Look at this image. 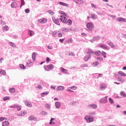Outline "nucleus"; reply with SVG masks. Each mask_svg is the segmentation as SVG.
<instances>
[{"mask_svg": "<svg viewBox=\"0 0 126 126\" xmlns=\"http://www.w3.org/2000/svg\"><path fill=\"white\" fill-rule=\"evenodd\" d=\"M17 109V111H20L21 110V106H19L17 105V107H16Z\"/></svg>", "mask_w": 126, "mask_h": 126, "instance_id": "nucleus-56", "label": "nucleus"}, {"mask_svg": "<svg viewBox=\"0 0 126 126\" xmlns=\"http://www.w3.org/2000/svg\"><path fill=\"white\" fill-rule=\"evenodd\" d=\"M76 3H78V4H81L84 2L83 0H74Z\"/></svg>", "mask_w": 126, "mask_h": 126, "instance_id": "nucleus-19", "label": "nucleus"}, {"mask_svg": "<svg viewBox=\"0 0 126 126\" xmlns=\"http://www.w3.org/2000/svg\"><path fill=\"white\" fill-rule=\"evenodd\" d=\"M50 58L49 57L46 58V63H50Z\"/></svg>", "mask_w": 126, "mask_h": 126, "instance_id": "nucleus-61", "label": "nucleus"}, {"mask_svg": "<svg viewBox=\"0 0 126 126\" xmlns=\"http://www.w3.org/2000/svg\"><path fill=\"white\" fill-rule=\"evenodd\" d=\"M21 6H23V5H25V1H24V0H21Z\"/></svg>", "mask_w": 126, "mask_h": 126, "instance_id": "nucleus-42", "label": "nucleus"}, {"mask_svg": "<svg viewBox=\"0 0 126 126\" xmlns=\"http://www.w3.org/2000/svg\"><path fill=\"white\" fill-rule=\"evenodd\" d=\"M68 54H69L68 56H73V57L75 56V54H74L73 52H69Z\"/></svg>", "mask_w": 126, "mask_h": 126, "instance_id": "nucleus-47", "label": "nucleus"}, {"mask_svg": "<svg viewBox=\"0 0 126 126\" xmlns=\"http://www.w3.org/2000/svg\"><path fill=\"white\" fill-rule=\"evenodd\" d=\"M66 23L68 24V25H69V26H70L71 24H72V21H71V20L70 19H69L67 20V21H66Z\"/></svg>", "mask_w": 126, "mask_h": 126, "instance_id": "nucleus-29", "label": "nucleus"}, {"mask_svg": "<svg viewBox=\"0 0 126 126\" xmlns=\"http://www.w3.org/2000/svg\"><path fill=\"white\" fill-rule=\"evenodd\" d=\"M28 34H29V35H30V36H34V35H35V32L29 30Z\"/></svg>", "mask_w": 126, "mask_h": 126, "instance_id": "nucleus-16", "label": "nucleus"}, {"mask_svg": "<svg viewBox=\"0 0 126 126\" xmlns=\"http://www.w3.org/2000/svg\"><path fill=\"white\" fill-rule=\"evenodd\" d=\"M38 119H37L36 118V117H35V116H33V115H31L29 117V121H34V122H37L38 121L37 120Z\"/></svg>", "mask_w": 126, "mask_h": 126, "instance_id": "nucleus-5", "label": "nucleus"}, {"mask_svg": "<svg viewBox=\"0 0 126 126\" xmlns=\"http://www.w3.org/2000/svg\"><path fill=\"white\" fill-rule=\"evenodd\" d=\"M87 54L88 56H89V55H93L94 54V52L92 51V50L91 49H89L88 50V51L87 52Z\"/></svg>", "mask_w": 126, "mask_h": 126, "instance_id": "nucleus-15", "label": "nucleus"}, {"mask_svg": "<svg viewBox=\"0 0 126 126\" xmlns=\"http://www.w3.org/2000/svg\"><path fill=\"white\" fill-rule=\"evenodd\" d=\"M9 91L11 93H14L15 92V89L14 88H10L9 89Z\"/></svg>", "mask_w": 126, "mask_h": 126, "instance_id": "nucleus-35", "label": "nucleus"}, {"mask_svg": "<svg viewBox=\"0 0 126 126\" xmlns=\"http://www.w3.org/2000/svg\"><path fill=\"white\" fill-rule=\"evenodd\" d=\"M106 55H107V53L104 51H102V52H101V55L103 56V58L105 59L106 58H107V56H106Z\"/></svg>", "mask_w": 126, "mask_h": 126, "instance_id": "nucleus-31", "label": "nucleus"}, {"mask_svg": "<svg viewBox=\"0 0 126 126\" xmlns=\"http://www.w3.org/2000/svg\"><path fill=\"white\" fill-rule=\"evenodd\" d=\"M24 103H25V105L28 107H32V104L30 101H28V100L27 99L24 100Z\"/></svg>", "mask_w": 126, "mask_h": 126, "instance_id": "nucleus-7", "label": "nucleus"}, {"mask_svg": "<svg viewBox=\"0 0 126 126\" xmlns=\"http://www.w3.org/2000/svg\"><path fill=\"white\" fill-rule=\"evenodd\" d=\"M120 94H121V96H123L124 97H126V93H125V92H121L120 93Z\"/></svg>", "mask_w": 126, "mask_h": 126, "instance_id": "nucleus-44", "label": "nucleus"}, {"mask_svg": "<svg viewBox=\"0 0 126 126\" xmlns=\"http://www.w3.org/2000/svg\"><path fill=\"white\" fill-rule=\"evenodd\" d=\"M105 88H106V84L105 83L101 84L99 89H100V90H105Z\"/></svg>", "mask_w": 126, "mask_h": 126, "instance_id": "nucleus-11", "label": "nucleus"}, {"mask_svg": "<svg viewBox=\"0 0 126 126\" xmlns=\"http://www.w3.org/2000/svg\"><path fill=\"white\" fill-rule=\"evenodd\" d=\"M91 57H92V56L91 55H86L85 56V57L84 58V62H87V61H88V60L89 59H91Z\"/></svg>", "mask_w": 126, "mask_h": 126, "instance_id": "nucleus-10", "label": "nucleus"}, {"mask_svg": "<svg viewBox=\"0 0 126 126\" xmlns=\"http://www.w3.org/2000/svg\"><path fill=\"white\" fill-rule=\"evenodd\" d=\"M4 29L5 31H7L8 30V27L7 26H5L4 27Z\"/></svg>", "mask_w": 126, "mask_h": 126, "instance_id": "nucleus-52", "label": "nucleus"}, {"mask_svg": "<svg viewBox=\"0 0 126 126\" xmlns=\"http://www.w3.org/2000/svg\"><path fill=\"white\" fill-rule=\"evenodd\" d=\"M46 108H47V109H50V108H51V106L50 105V104H49L48 103L46 104L45 105Z\"/></svg>", "mask_w": 126, "mask_h": 126, "instance_id": "nucleus-49", "label": "nucleus"}, {"mask_svg": "<svg viewBox=\"0 0 126 126\" xmlns=\"http://www.w3.org/2000/svg\"><path fill=\"white\" fill-rule=\"evenodd\" d=\"M48 94H49V92H46V93L44 92L41 94V97H45V96H47Z\"/></svg>", "mask_w": 126, "mask_h": 126, "instance_id": "nucleus-28", "label": "nucleus"}, {"mask_svg": "<svg viewBox=\"0 0 126 126\" xmlns=\"http://www.w3.org/2000/svg\"><path fill=\"white\" fill-rule=\"evenodd\" d=\"M99 64V62H98V61H97L95 63H93V66L95 67V66H97Z\"/></svg>", "mask_w": 126, "mask_h": 126, "instance_id": "nucleus-38", "label": "nucleus"}, {"mask_svg": "<svg viewBox=\"0 0 126 126\" xmlns=\"http://www.w3.org/2000/svg\"><path fill=\"white\" fill-rule=\"evenodd\" d=\"M9 45H10V46L13 47V48H15V47H16V45H15V44L13 43L12 42H9Z\"/></svg>", "mask_w": 126, "mask_h": 126, "instance_id": "nucleus-37", "label": "nucleus"}, {"mask_svg": "<svg viewBox=\"0 0 126 126\" xmlns=\"http://www.w3.org/2000/svg\"><path fill=\"white\" fill-rule=\"evenodd\" d=\"M98 46L99 47V48H101V49H104V50H107V51H109V50H110V47H109V46L104 43L99 44L98 45Z\"/></svg>", "mask_w": 126, "mask_h": 126, "instance_id": "nucleus-2", "label": "nucleus"}, {"mask_svg": "<svg viewBox=\"0 0 126 126\" xmlns=\"http://www.w3.org/2000/svg\"><path fill=\"white\" fill-rule=\"evenodd\" d=\"M58 37H63V34H62V33H58Z\"/></svg>", "mask_w": 126, "mask_h": 126, "instance_id": "nucleus-63", "label": "nucleus"}, {"mask_svg": "<svg viewBox=\"0 0 126 126\" xmlns=\"http://www.w3.org/2000/svg\"><path fill=\"white\" fill-rule=\"evenodd\" d=\"M47 21V19L45 18H42L38 20V22H39V23H42V24L46 23Z\"/></svg>", "mask_w": 126, "mask_h": 126, "instance_id": "nucleus-8", "label": "nucleus"}, {"mask_svg": "<svg viewBox=\"0 0 126 126\" xmlns=\"http://www.w3.org/2000/svg\"><path fill=\"white\" fill-rule=\"evenodd\" d=\"M10 99V97L9 96H5L3 98V100L5 102V101H7V100H9Z\"/></svg>", "mask_w": 126, "mask_h": 126, "instance_id": "nucleus-32", "label": "nucleus"}, {"mask_svg": "<svg viewBox=\"0 0 126 126\" xmlns=\"http://www.w3.org/2000/svg\"><path fill=\"white\" fill-rule=\"evenodd\" d=\"M96 59L98 60L99 61V62H102V61H103V58H102V57L97 58Z\"/></svg>", "mask_w": 126, "mask_h": 126, "instance_id": "nucleus-53", "label": "nucleus"}, {"mask_svg": "<svg viewBox=\"0 0 126 126\" xmlns=\"http://www.w3.org/2000/svg\"><path fill=\"white\" fill-rule=\"evenodd\" d=\"M61 21H62V22H63V23H65L66 24V18H65V17H64V16H61L60 18Z\"/></svg>", "mask_w": 126, "mask_h": 126, "instance_id": "nucleus-4", "label": "nucleus"}, {"mask_svg": "<svg viewBox=\"0 0 126 126\" xmlns=\"http://www.w3.org/2000/svg\"><path fill=\"white\" fill-rule=\"evenodd\" d=\"M0 74H1L2 75H6V72H5L4 70L0 69Z\"/></svg>", "mask_w": 126, "mask_h": 126, "instance_id": "nucleus-23", "label": "nucleus"}, {"mask_svg": "<svg viewBox=\"0 0 126 126\" xmlns=\"http://www.w3.org/2000/svg\"><path fill=\"white\" fill-rule=\"evenodd\" d=\"M35 55H37V53L33 52L32 54V59L34 61H36V56H35Z\"/></svg>", "mask_w": 126, "mask_h": 126, "instance_id": "nucleus-24", "label": "nucleus"}, {"mask_svg": "<svg viewBox=\"0 0 126 126\" xmlns=\"http://www.w3.org/2000/svg\"><path fill=\"white\" fill-rule=\"evenodd\" d=\"M91 15H92V17H91V18H92V19H93V20H94V19H96V18H95V16H96V15H95L94 13L93 14H91Z\"/></svg>", "mask_w": 126, "mask_h": 126, "instance_id": "nucleus-45", "label": "nucleus"}, {"mask_svg": "<svg viewBox=\"0 0 126 126\" xmlns=\"http://www.w3.org/2000/svg\"><path fill=\"white\" fill-rule=\"evenodd\" d=\"M108 96H105L102 98H101L100 100V103H107L108 102V100L107 99Z\"/></svg>", "mask_w": 126, "mask_h": 126, "instance_id": "nucleus-9", "label": "nucleus"}, {"mask_svg": "<svg viewBox=\"0 0 126 126\" xmlns=\"http://www.w3.org/2000/svg\"><path fill=\"white\" fill-rule=\"evenodd\" d=\"M0 24H1V25H5L6 23L5 22L1 21L0 22Z\"/></svg>", "mask_w": 126, "mask_h": 126, "instance_id": "nucleus-59", "label": "nucleus"}, {"mask_svg": "<svg viewBox=\"0 0 126 126\" xmlns=\"http://www.w3.org/2000/svg\"><path fill=\"white\" fill-rule=\"evenodd\" d=\"M55 107L57 109H60L61 108V103L60 102H55Z\"/></svg>", "mask_w": 126, "mask_h": 126, "instance_id": "nucleus-17", "label": "nucleus"}, {"mask_svg": "<svg viewBox=\"0 0 126 126\" xmlns=\"http://www.w3.org/2000/svg\"><path fill=\"white\" fill-rule=\"evenodd\" d=\"M25 12H26V13H29V12H30V10L29 9V8L26 9L25 10Z\"/></svg>", "mask_w": 126, "mask_h": 126, "instance_id": "nucleus-48", "label": "nucleus"}, {"mask_svg": "<svg viewBox=\"0 0 126 126\" xmlns=\"http://www.w3.org/2000/svg\"><path fill=\"white\" fill-rule=\"evenodd\" d=\"M94 54L96 56H101V54H102V52L100 51H97L94 52Z\"/></svg>", "mask_w": 126, "mask_h": 126, "instance_id": "nucleus-27", "label": "nucleus"}, {"mask_svg": "<svg viewBox=\"0 0 126 126\" xmlns=\"http://www.w3.org/2000/svg\"><path fill=\"white\" fill-rule=\"evenodd\" d=\"M118 74H119V75H121V76H125L126 77V74L122 71H120L119 72H118Z\"/></svg>", "mask_w": 126, "mask_h": 126, "instance_id": "nucleus-21", "label": "nucleus"}, {"mask_svg": "<svg viewBox=\"0 0 126 126\" xmlns=\"http://www.w3.org/2000/svg\"><path fill=\"white\" fill-rule=\"evenodd\" d=\"M52 20L53 22L55 23L57 25H61V24L60 23V20H59V19H55L52 18Z\"/></svg>", "mask_w": 126, "mask_h": 126, "instance_id": "nucleus-6", "label": "nucleus"}, {"mask_svg": "<svg viewBox=\"0 0 126 126\" xmlns=\"http://www.w3.org/2000/svg\"><path fill=\"white\" fill-rule=\"evenodd\" d=\"M93 39L94 40V41H98V40H100V37L99 36H94Z\"/></svg>", "mask_w": 126, "mask_h": 126, "instance_id": "nucleus-34", "label": "nucleus"}, {"mask_svg": "<svg viewBox=\"0 0 126 126\" xmlns=\"http://www.w3.org/2000/svg\"><path fill=\"white\" fill-rule=\"evenodd\" d=\"M89 115H90V116H92V117H93V116H96V113H95V112H90L89 113Z\"/></svg>", "mask_w": 126, "mask_h": 126, "instance_id": "nucleus-39", "label": "nucleus"}, {"mask_svg": "<svg viewBox=\"0 0 126 126\" xmlns=\"http://www.w3.org/2000/svg\"><path fill=\"white\" fill-rule=\"evenodd\" d=\"M85 120H86L87 123L89 124L90 123H92L95 121V119L94 117H92V116L88 115L85 117Z\"/></svg>", "mask_w": 126, "mask_h": 126, "instance_id": "nucleus-1", "label": "nucleus"}, {"mask_svg": "<svg viewBox=\"0 0 126 126\" xmlns=\"http://www.w3.org/2000/svg\"><path fill=\"white\" fill-rule=\"evenodd\" d=\"M9 107V108H12L14 109L17 107V104H15L10 106Z\"/></svg>", "mask_w": 126, "mask_h": 126, "instance_id": "nucleus-41", "label": "nucleus"}, {"mask_svg": "<svg viewBox=\"0 0 126 126\" xmlns=\"http://www.w3.org/2000/svg\"><path fill=\"white\" fill-rule=\"evenodd\" d=\"M117 21L119 22H126V19L124 18L119 17L117 19Z\"/></svg>", "mask_w": 126, "mask_h": 126, "instance_id": "nucleus-12", "label": "nucleus"}, {"mask_svg": "<svg viewBox=\"0 0 126 126\" xmlns=\"http://www.w3.org/2000/svg\"><path fill=\"white\" fill-rule=\"evenodd\" d=\"M62 30H63V31H65V32H68L69 29H67V28H63L62 29Z\"/></svg>", "mask_w": 126, "mask_h": 126, "instance_id": "nucleus-43", "label": "nucleus"}, {"mask_svg": "<svg viewBox=\"0 0 126 126\" xmlns=\"http://www.w3.org/2000/svg\"><path fill=\"white\" fill-rule=\"evenodd\" d=\"M59 3V4H60V5H63V6H66V7H68V4L64 3L63 2L60 1Z\"/></svg>", "mask_w": 126, "mask_h": 126, "instance_id": "nucleus-18", "label": "nucleus"}, {"mask_svg": "<svg viewBox=\"0 0 126 126\" xmlns=\"http://www.w3.org/2000/svg\"><path fill=\"white\" fill-rule=\"evenodd\" d=\"M118 81L119 82H122V81H123V79H122L121 78H118Z\"/></svg>", "mask_w": 126, "mask_h": 126, "instance_id": "nucleus-62", "label": "nucleus"}, {"mask_svg": "<svg viewBox=\"0 0 126 126\" xmlns=\"http://www.w3.org/2000/svg\"><path fill=\"white\" fill-rule=\"evenodd\" d=\"M75 103H76V101H72L70 103V104L72 105H75Z\"/></svg>", "mask_w": 126, "mask_h": 126, "instance_id": "nucleus-58", "label": "nucleus"}, {"mask_svg": "<svg viewBox=\"0 0 126 126\" xmlns=\"http://www.w3.org/2000/svg\"><path fill=\"white\" fill-rule=\"evenodd\" d=\"M86 27L88 29H90V30H92L93 29V27H94V25L93 23L90 22L87 24Z\"/></svg>", "mask_w": 126, "mask_h": 126, "instance_id": "nucleus-3", "label": "nucleus"}, {"mask_svg": "<svg viewBox=\"0 0 126 126\" xmlns=\"http://www.w3.org/2000/svg\"><path fill=\"white\" fill-rule=\"evenodd\" d=\"M70 88L71 89H73V90H75L77 88L76 86H71V87H70Z\"/></svg>", "mask_w": 126, "mask_h": 126, "instance_id": "nucleus-50", "label": "nucleus"}, {"mask_svg": "<svg viewBox=\"0 0 126 126\" xmlns=\"http://www.w3.org/2000/svg\"><path fill=\"white\" fill-rule=\"evenodd\" d=\"M19 66H20V68L21 69H26V67L24 66V64H20L19 65Z\"/></svg>", "mask_w": 126, "mask_h": 126, "instance_id": "nucleus-30", "label": "nucleus"}, {"mask_svg": "<svg viewBox=\"0 0 126 126\" xmlns=\"http://www.w3.org/2000/svg\"><path fill=\"white\" fill-rule=\"evenodd\" d=\"M63 41H64V38H61V39H60V40H59V41H60L61 43H63Z\"/></svg>", "mask_w": 126, "mask_h": 126, "instance_id": "nucleus-55", "label": "nucleus"}, {"mask_svg": "<svg viewBox=\"0 0 126 126\" xmlns=\"http://www.w3.org/2000/svg\"><path fill=\"white\" fill-rule=\"evenodd\" d=\"M9 126V122L7 121H4L2 123V126Z\"/></svg>", "mask_w": 126, "mask_h": 126, "instance_id": "nucleus-20", "label": "nucleus"}, {"mask_svg": "<svg viewBox=\"0 0 126 126\" xmlns=\"http://www.w3.org/2000/svg\"><path fill=\"white\" fill-rule=\"evenodd\" d=\"M47 68H48V69H54V65H53V64H50L48 65H47Z\"/></svg>", "mask_w": 126, "mask_h": 126, "instance_id": "nucleus-25", "label": "nucleus"}, {"mask_svg": "<svg viewBox=\"0 0 126 126\" xmlns=\"http://www.w3.org/2000/svg\"><path fill=\"white\" fill-rule=\"evenodd\" d=\"M64 90V87L62 86H59L57 88V90L58 91H59V90Z\"/></svg>", "mask_w": 126, "mask_h": 126, "instance_id": "nucleus-22", "label": "nucleus"}, {"mask_svg": "<svg viewBox=\"0 0 126 126\" xmlns=\"http://www.w3.org/2000/svg\"><path fill=\"white\" fill-rule=\"evenodd\" d=\"M42 115H44L45 116H46V115H48V113L46 111H42Z\"/></svg>", "mask_w": 126, "mask_h": 126, "instance_id": "nucleus-54", "label": "nucleus"}, {"mask_svg": "<svg viewBox=\"0 0 126 126\" xmlns=\"http://www.w3.org/2000/svg\"><path fill=\"white\" fill-rule=\"evenodd\" d=\"M59 13H60V14H62L63 15H65V16H66V13H65L63 11L60 10L59 11Z\"/></svg>", "mask_w": 126, "mask_h": 126, "instance_id": "nucleus-36", "label": "nucleus"}, {"mask_svg": "<svg viewBox=\"0 0 126 126\" xmlns=\"http://www.w3.org/2000/svg\"><path fill=\"white\" fill-rule=\"evenodd\" d=\"M4 120H6V118L3 117H0V122H2Z\"/></svg>", "mask_w": 126, "mask_h": 126, "instance_id": "nucleus-51", "label": "nucleus"}, {"mask_svg": "<svg viewBox=\"0 0 126 126\" xmlns=\"http://www.w3.org/2000/svg\"><path fill=\"white\" fill-rule=\"evenodd\" d=\"M92 7H94V8H96V6L93 4V3H91Z\"/></svg>", "mask_w": 126, "mask_h": 126, "instance_id": "nucleus-64", "label": "nucleus"}, {"mask_svg": "<svg viewBox=\"0 0 126 126\" xmlns=\"http://www.w3.org/2000/svg\"><path fill=\"white\" fill-rule=\"evenodd\" d=\"M18 5V4L16 2H13L11 4V6L12 7V8H16Z\"/></svg>", "mask_w": 126, "mask_h": 126, "instance_id": "nucleus-13", "label": "nucleus"}, {"mask_svg": "<svg viewBox=\"0 0 126 126\" xmlns=\"http://www.w3.org/2000/svg\"><path fill=\"white\" fill-rule=\"evenodd\" d=\"M109 101L110 104H114V100H113V99H112V98H111V97L109 98Z\"/></svg>", "mask_w": 126, "mask_h": 126, "instance_id": "nucleus-40", "label": "nucleus"}, {"mask_svg": "<svg viewBox=\"0 0 126 126\" xmlns=\"http://www.w3.org/2000/svg\"><path fill=\"white\" fill-rule=\"evenodd\" d=\"M61 71L63 72V73H67V71L66 69H64L63 67L61 68Z\"/></svg>", "mask_w": 126, "mask_h": 126, "instance_id": "nucleus-33", "label": "nucleus"}, {"mask_svg": "<svg viewBox=\"0 0 126 126\" xmlns=\"http://www.w3.org/2000/svg\"><path fill=\"white\" fill-rule=\"evenodd\" d=\"M67 43H72V38H70L68 40Z\"/></svg>", "mask_w": 126, "mask_h": 126, "instance_id": "nucleus-57", "label": "nucleus"}, {"mask_svg": "<svg viewBox=\"0 0 126 126\" xmlns=\"http://www.w3.org/2000/svg\"><path fill=\"white\" fill-rule=\"evenodd\" d=\"M107 45L110 46L112 48H115V45H114V43L110 42H107Z\"/></svg>", "mask_w": 126, "mask_h": 126, "instance_id": "nucleus-26", "label": "nucleus"}, {"mask_svg": "<svg viewBox=\"0 0 126 126\" xmlns=\"http://www.w3.org/2000/svg\"><path fill=\"white\" fill-rule=\"evenodd\" d=\"M47 47L49 49V50H52V49H53V47L50 45H47Z\"/></svg>", "mask_w": 126, "mask_h": 126, "instance_id": "nucleus-60", "label": "nucleus"}, {"mask_svg": "<svg viewBox=\"0 0 126 126\" xmlns=\"http://www.w3.org/2000/svg\"><path fill=\"white\" fill-rule=\"evenodd\" d=\"M89 108H92V109H97V105L95 104H91L88 105Z\"/></svg>", "mask_w": 126, "mask_h": 126, "instance_id": "nucleus-14", "label": "nucleus"}, {"mask_svg": "<svg viewBox=\"0 0 126 126\" xmlns=\"http://www.w3.org/2000/svg\"><path fill=\"white\" fill-rule=\"evenodd\" d=\"M48 12H49V13L51 15H53L54 14H55V13H54L53 11H52V10H49L48 11Z\"/></svg>", "mask_w": 126, "mask_h": 126, "instance_id": "nucleus-46", "label": "nucleus"}]
</instances>
